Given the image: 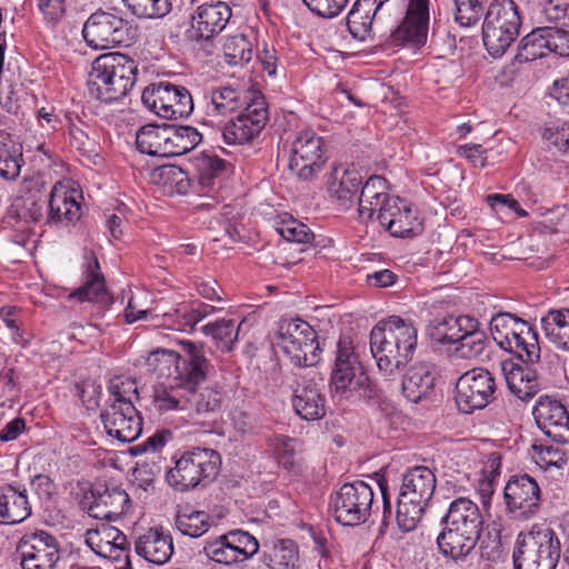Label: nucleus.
Instances as JSON below:
<instances>
[{"label":"nucleus","instance_id":"f257e3e1","mask_svg":"<svg viewBox=\"0 0 569 569\" xmlns=\"http://www.w3.org/2000/svg\"><path fill=\"white\" fill-rule=\"evenodd\" d=\"M418 331L413 323L398 316L379 321L370 332L371 353L381 375L393 378L412 360Z\"/></svg>","mask_w":569,"mask_h":569},{"label":"nucleus","instance_id":"f03ea898","mask_svg":"<svg viewBox=\"0 0 569 569\" xmlns=\"http://www.w3.org/2000/svg\"><path fill=\"white\" fill-rule=\"evenodd\" d=\"M138 66L129 56L106 53L92 62L88 76L90 98L111 103L126 97L137 81Z\"/></svg>","mask_w":569,"mask_h":569},{"label":"nucleus","instance_id":"7ed1b4c3","mask_svg":"<svg viewBox=\"0 0 569 569\" xmlns=\"http://www.w3.org/2000/svg\"><path fill=\"white\" fill-rule=\"evenodd\" d=\"M183 359L179 383H184L187 391L188 409H194L198 415L214 412L221 407L223 392L219 388H202L198 386L207 378L210 362L206 357L202 345L191 341L182 343Z\"/></svg>","mask_w":569,"mask_h":569},{"label":"nucleus","instance_id":"20e7f679","mask_svg":"<svg viewBox=\"0 0 569 569\" xmlns=\"http://www.w3.org/2000/svg\"><path fill=\"white\" fill-rule=\"evenodd\" d=\"M110 405L101 412L107 433L121 442L134 441L142 431V418L133 406L139 393L134 381H113Z\"/></svg>","mask_w":569,"mask_h":569},{"label":"nucleus","instance_id":"39448f33","mask_svg":"<svg viewBox=\"0 0 569 569\" xmlns=\"http://www.w3.org/2000/svg\"><path fill=\"white\" fill-rule=\"evenodd\" d=\"M330 390L340 400L356 401L371 398L370 379L351 340L340 338L337 343L335 366L330 376Z\"/></svg>","mask_w":569,"mask_h":569},{"label":"nucleus","instance_id":"423d86ee","mask_svg":"<svg viewBox=\"0 0 569 569\" xmlns=\"http://www.w3.org/2000/svg\"><path fill=\"white\" fill-rule=\"evenodd\" d=\"M561 546L556 532L547 527L533 526L517 536L513 569H556Z\"/></svg>","mask_w":569,"mask_h":569},{"label":"nucleus","instance_id":"0eeeda50","mask_svg":"<svg viewBox=\"0 0 569 569\" xmlns=\"http://www.w3.org/2000/svg\"><path fill=\"white\" fill-rule=\"evenodd\" d=\"M490 333L501 349L523 362L533 363L540 359L538 333L527 321L509 312H500L491 318Z\"/></svg>","mask_w":569,"mask_h":569},{"label":"nucleus","instance_id":"6e6552de","mask_svg":"<svg viewBox=\"0 0 569 569\" xmlns=\"http://www.w3.org/2000/svg\"><path fill=\"white\" fill-rule=\"evenodd\" d=\"M297 367H312L320 360L316 330L302 319H281L272 340Z\"/></svg>","mask_w":569,"mask_h":569},{"label":"nucleus","instance_id":"1a4fd4ad","mask_svg":"<svg viewBox=\"0 0 569 569\" xmlns=\"http://www.w3.org/2000/svg\"><path fill=\"white\" fill-rule=\"evenodd\" d=\"M521 17L513 0H493L485 14L482 40L490 56L501 57L519 36Z\"/></svg>","mask_w":569,"mask_h":569},{"label":"nucleus","instance_id":"9d476101","mask_svg":"<svg viewBox=\"0 0 569 569\" xmlns=\"http://www.w3.org/2000/svg\"><path fill=\"white\" fill-rule=\"evenodd\" d=\"M220 456L212 449L192 448L176 460L174 467L166 473L167 482L177 491L194 489L213 479L220 468Z\"/></svg>","mask_w":569,"mask_h":569},{"label":"nucleus","instance_id":"9b49d317","mask_svg":"<svg viewBox=\"0 0 569 569\" xmlns=\"http://www.w3.org/2000/svg\"><path fill=\"white\" fill-rule=\"evenodd\" d=\"M183 356L174 351H157L148 359L159 378H166L164 387L154 390L153 406L159 411L188 409L184 383H179Z\"/></svg>","mask_w":569,"mask_h":569},{"label":"nucleus","instance_id":"f8f14e48","mask_svg":"<svg viewBox=\"0 0 569 569\" xmlns=\"http://www.w3.org/2000/svg\"><path fill=\"white\" fill-rule=\"evenodd\" d=\"M82 34L89 47L107 49L130 44L137 38V28L117 12L99 9L87 19Z\"/></svg>","mask_w":569,"mask_h":569},{"label":"nucleus","instance_id":"ddd939ff","mask_svg":"<svg viewBox=\"0 0 569 569\" xmlns=\"http://www.w3.org/2000/svg\"><path fill=\"white\" fill-rule=\"evenodd\" d=\"M373 503L372 488L365 481L357 480L342 485L330 497V511L342 526H359L371 515Z\"/></svg>","mask_w":569,"mask_h":569},{"label":"nucleus","instance_id":"4468645a","mask_svg":"<svg viewBox=\"0 0 569 569\" xmlns=\"http://www.w3.org/2000/svg\"><path fill=\"white\" fill-rule=\"evenodd\" d=\"M141 100L148 109L163 119L186 118L193 110L189 90L166 81L147 87Z\"/></svg>","mask_w":569,"mask_h":569},{"label":"nucleus","instance_id":"2eb2a0df","mask_svg":"<svg viewBox=\"0 0 569 569\" xmlns=\"http://www.w3.org/2000/svg\"><path fill=\"white\" fill-rule=\"evenodd\" d=\"M497 386L493 376L483 368H473L456 382V402L463 413L483 409L493 399Z\"/></svg>","mask_w":569,"mask_h":569},{"label":"nucleus","instance_id":"dca6fc26","mask_svg":"<svg viewBox=\"0 0 569 569\" xmlns=\"http://www.w3.org/2000/svg\"><path fill=\"white\" fill-rule=\"evenodd\" d=\"M17 555L22 569H54L61 558V549L56 536L36 530L20 538Z\"/></svg>","mask_w":569,"mask_h":569},{"label":"nucleus","instance_id":"f3484780","mask_svg":"<svg viewBox=\"0 0 569 569\" xmlns=\"http://www.w3.org/2000/svg\"><path fill=\"white\" fill-rule=\"evenodd\" d=\"M129 502L124 489L97 485L83 495L80 508L94 519L116 520L129 509Z\"/></svg>","mask_w":569,"mask_h":569},{"label":"nucleus","instance_id":"a211bd4d","mask_svg":"<svg viewBox=\"0 0 569 569\" xmlns=\"http://www.w3.org/2000/svg\"><path fill=\"white\" fill-rule=\"evenodd\" d=\"M326 162L323 141L313 131L300 132L292 142L290 170L300 179L309 180Z\"/></svg>","mask_w":569,"mask_h":569},{"label":"nucleus","instance_id":"6ab92c4d","mask_svg":"<svg viewBox=\"0 0 569 569\" xmlns=\"http://www.w3.org/2000/svg\"><path fill=\"white\" fill-rule=\"evenodd\" d=\"M503 498L507 510L513 518L528 519L540 509V488L529 475L511 477L505 487Z\"/></svg>","mask_w":569,"mask_h":569},{"label":"nucleus","instance_id":"aec40b11","mask_svg":"<svg viewBox=\"0 0 569 569\" xmlns=\"http://www.w3.org/2000/svg\"><path fill=\"white\" fill-rule=\"evenodd\" d=\"M532 415L538 428L553 442L569 443V412L561 401L540 396Z\"/></svg>","mask_w":569,"mask_h":569},{"label":"nucleus","instance_id":"412c9836","mask_svg":"<svg viewBox=\"0 0 569 569\" xmlns=\"http://www.w3.org/2000/svg\"><path fill=\"white\" fill-rule=\"evenodd\" d=\"M267 121L268 111L264 101L253 100L236 119L223 127L222 139L227 144L249 142L261 132Z\"/></svg>","mask_w":569,"mask_h":569},{"label":"nucleus","instance_id":"4be33fe9","mask_svg":"<svg viewBox=\"0 0 569 569\" xmlns=\"http://www.w3.org/2000/svg\"><path fill=\"white\" fill-rule=\"evenodd\" d=\"M429 1L410 0L402 23L390 34V44L421 47L427 41Z\"/></svg>","mask_w":569,"mask_h":569},{"label":"nucleus","instance_id":"5701e85b","mask_svg":"<svg viewBox=\"0 0 569 569\" xmlns=\"http://www.w3.org/2000/svg\"><path fill=\"white\" fill-rule=\"evenodd\" d=\"M386 206L380 209L379 222L391 236L415 237L422 231V221L411 202L398 197Z\"/></svg>","mask_w":569,"mask_h":569},{"label":"nucleus","instance_id":"b1692460","mask_svg":"<svg viewBox=\"0 0 569 569\" xmlns=\"http://www.w3.org/2000/svg\"><path fill=\"white\" fill-rule=\"evenodd\" d=\"M231 16V8L223 1L202 3L192 16L190 38L209 42L226 28Z\"/></svg>","mask_w":569,"mask_h":569},{"label":"nucleus","instance_id":"393cba45","mask_svg":"<svg viewBox=\"0 0 569 569\" xmlns=\"http://www.w3.org/2000/svg\"><path fill=\"white\" fill-rule=\"evenodd\" d=\"M291 403L295 412L307 421L319 420L326 413L325 397L315 378L303 377L297 381Z\"/></svg>","mask_w":569,"mask_h":569},{"label":"nucleus","instance_id":"a878e982","mask_svg":"<svg viewBox=\"0 0 569 569\" xmlns=\"http://www.w3.org/2000/svg\"><path fill=\"white\" fill-rule=\"evenodd\" d=\"M79 191L69 182H57L48 200L49 222L68 224L80 218L81 206Z\"/></svg>","mask_w":569,"mask_h":569},{"label":"nucleus","instance_id":"bb28decb","mask_svg":"<svg viewBox=\"0 0 569 569\" xmlns=\"http://www.w3.org/2000/svg\"><path fill=\"white\" fill-rule=\"evenodd\" d=\"M86 542L98 556L113 561H121L128 553V540L119 529L109 525H101L97 529L88 530Z\"/></svg>","mask_w":569,"mask_h":569},{"label":"nucleus","instance_id":"cd10ccee","mask_svg":"<svg viewBox=\"0 0 569 569\" xmlns=\"http://www.w3.org/2000/svg\"><path fill=\"white\" fill-rule=\"evenodd\" d=\"M327 184L329 196L335 199L338 206L342 209H349L355 203L359 190H361L362 177L358 170L339 164L333 167Z\"/></svg>","mask_w":569,"mask_h":569},{"label":"nucleus","instance_id":"c85d7f7f","mask_svg":"<svg viewBox=\"0 0 569 569\" xmlns=\"http://www.w3.org/2000/svg\"><path fill=\"white\" fill-rule=\"evenodd\" d=\"M398 197L390 196L387 192V180L380 176H371L361 187L358 197V214L359 219L367 222L377 213L380 217V209L387 207L386 204L391 199Z\"/></svg>","mask_w":569,"mask_h":569},{"label":"nucleus","instance_id":"c756f323","mask_svg":"<svg viewBox=\"0 0 569 569\" xmlns=\"http://www.w3.org/2000/svg\"><path fill=\"white\" fill-rule=\"evenodd\" d=\"M389 0H356L347 14L346 23L351 37L358 41L372 40L376 14Z\"/></svg>","mask_w":569,"mask_h":569},{"label":"nucleus","instance_id":"7c9ffc66","mask_svg":"<svg viewBox=\"0 0 569 569\" xmlns=\"http://www.w3.org/2000/svg\"><path fill=\"white\" fill-rule=\"evenodd\" d=\"M136 552L154 565L167 563L173 553V540L161 528H151L136 541Z\"/></svg>","mask_w":569,"mask_h":569},{"label":"nucleus","instance_id":"2f4dec72","mask_svg":"<svg viewBox=\"0 0 569 569\" xmlns=\"http://www.w3.org/2000/svg\"><path fill=\"white\" fill-rule=\"evenodd\" d=\"M442 522L459 529V531L471 532L480 537L483 518L477 503L461 497L450 503Z\"/></svg>","mask_w":569,"mask_h":569},{"label":"nucleus","instance_id":"473e14b6","mask_svg":"<svg viewBox=\"0 0 569 569\" xmlns=\"http://www.w3.org/2000/svg\"><path fill=\"white\" fill-rule=\"evenodd\" d=\"M84 281L70 297L80 302L89 301L107 306L111 298L106 288L104 277L100 271V264L94 256L87 257L84 267Z\"/></svg>","mask_w":569,"mask_h":569},{"label":"nucleus","instance_id":"72a5a7b5","mask_svg":"<svg viewBox=\"0 0 569 569\" xmlns=\"http://www.w3.org/2000/svg\"><path fill=\"white\" fill-rule=\"evenodd\" d=\"M31 515L27 490L11 485L0 487V522L20 523Z\"/></svg>","mask_w":569,"mask_h":569},{"label":"nucleus","instance_id":"f704fd0d","mask_svg":"<svg viewBox=\"0 0 569 569\" xmlns=\"http://www.w3.org/2000/svg\"><path fill=\"white\" fill-rule=\"evenodd\" d=\"M436 372L431 365L418 362L409 368L402 380V393L410 402L417 403L435 387Z\"/></svg>","mask_w":569,"mask_h":569},{"label":"nucleus","instance_id":"c9c22d12","mask_svg":"<svg viewBox=\"0 0 569 569\" xmlns=\"http://www.w3.org/2000/svg\"><path fill=\"white\" fill-rule=\"evenodd\" d=\"M479 536L467 531H459L452 526H446L437 537L439 551L455 560L465 558L477 546Z\"/></svg>","mask_w":569,"mask_h":569},{"label":"nucleus","instance_id":"e433bc0d","mask_svg":"<svg viewBox=\"0 0 569 569\" xmlns=\"http://www.w3.org/2000/svg\"><path fill=\"white\" fill-rule=\"evenodd\" d=\"M528 363L503 367L508 389L522 401L531 399L539 391L537 372Z\"/></svg>","mask_w":569,"mask_h":569},{"label":"nucleus","instance_id":"4c0bfd02","mask_svg":"<svg viewBox=\"0 0 569 569\" xmlns=\"http://www.w3.org/2000/svg\"><path fill=\"white\" fill-rule=\"evenodd\" d=\"M22 163V147L10 133L0 130V177L6 180L16 179Z\"/></svg>","mask_w":569,"mask_h":569},{"label":"nucleus","instance_id":"58836bf2","mask_svg":"<svg viewBox=\"0 0 569 569\" xmlns=\"http://www.w3.org/2000/svg\"><path fill=\"white\" fill-rule=\"evenodd\" d=\"M541 326L551 343L569 351V309L550 310L541 319Z\"/></svg>","mask_w":569,"mask_h":569},{"label":"nucleus","instance_id":"ea45409f","mask_svg":"<svg viewBox=\"0 0 569 569\" xmlns=\"http://www.w3.org/2000/svg\"><path fill=\"white\" fill-rule=\"evenodd\" d=\"M214 311V307L196 303L190 308L177 309L174 313L164 312L163 322L159 326L173 327L179 331H192L198 322Z\"/></svg>","mask_w":569,"mask_h":569},{"label":"nucleus","instance_id":"a19ab883","mask_svg":"<svg viewBox=\"0 0 569 569\" xmlns=\"http://www.w3.org/2000/svg\"><path fill=\"white\" fill-rule=\"evenodd\" d=\"M167 124H147L139 129L136 136L137 149L141 153L156 157H168Z\"/></svg>","mask_w":569,"mask_h":569},{"label":"nucleus","instance_id":"79ce46f5","mask_svg":"<svg viewBox=\"0 0 569 569\" xmlns=\"http://www.w3.org/2000/svg\"><path fill=\"white\" fill-rule=\"evenodd\" d=\"M167 137L168 157L188 153L202 141V134L191 126L167 124Z\"/></svg>","mask_w":569,"mask_h":569},{"label":"nucleus","instance_id":"37998d69","mask_svg":"<svg viewBox=\"0 0 569 569\" xmlns=\"http://www.w3.org/2000/svg\"><path fill=\"white\" fill-rule=\"evenodd\" d=\"M210 519L211 517L206 511L184 507L176 516V526L182 535L197 538L209 530Z\"/></svg>","mask_w":569,"mask_h":569},{"label":"nucleus","instance_id":"c03bdc74","mask_svg":"<svg viewBox=\"0 0 569 569\" xmlns=\"http://www.w3.org/2000/svg\"><path fill=\"white\" fill-rule=\"evenodd\" d=\"M209 112L217 116H227L238 110L244 102L242 92L232 87L213 88L209 93Z\"/></svg>","mask_w":569,"mask_h":569},{"label":"nucleus","instance_id":"a18cd8bd","mask_svg":"<svg viewBox=\"0 0 569 569\" xmlns=\"http://www.w3.org/2000/svg\"><path fill=\"white\" fill-rule=\"evenodd\" d=\"M264 557L271 569H293L299 561L298 547L293 540L280 539L272 543Z\"/></svg>","mask_w":569,"mask_h":569},{"label":"nucleus","instance_id":"49530a36","mask_svg":"<svg viewBox=\"0 0 569 569\" xmlns=\"http://www.w3.org/2000/svg\"><path fill=\"white\" fill-rule=\"evenodd\" d=\"M548 43L546 28H537L521 39L516 59L528 62L542 58L550 51Z\"/></svg>","mask_w":569,"mask_h":569},{"label":"nucleus","instance_id":"de8ad7c7","mask_svg":"<svg viewBox=\"0 0 569 569\" xmlns=\"http://www.w3.org/2000/svg\"><path fill=\"white\" fill-rule=\"evenodd\" d=\"M198 182L203 189H210L216 180L226 173L228 163L216 154L202 153L194 159Z\"/></svg>","mask_w":569,"mask_h":569},{"label":"nucleus","instance_id":"09e8293b","mask_svg":"<svg viewBox=\"0 0 569 569\" xmlns=\"http://www.w3.org/2000/svg\"><path fill=\"white\" fill-rule=\"evenodd\" d=\"M239 328L240 325H237L234 320L221 319L204 325L202 332L212 337L217 348L221 351L229 352L232 350L238 339Z\"/></svg>","mask_w":569,"mask_h":569},{"label":"nucleus","instance_id":"8fccbe9b","mask_svg":"<svg viewBox=\"0 0 569 569\" xmlns=\"http://www.w3.org/2000/svg\"><path fill=\"white\" fill-rule=\"evenodd\" d=\"M152 181L170 191L186 193L189 187L187 172L178 166L164 164L152 170Z\"/></svg>","mask_w":569,"mask_h":569},{"label":"nucleus","instance_id":"3c124183","mask_svg":"<svg viewBox=\"0 0 569 569\" xmlns=\"http://www.w3.org/2000/svg\"><path fill=\"white\" fill-rule=\"evenodd\" d=\"M436 482V476L431 469L425 466H416L403 475L401 488H409V490L417 491L422 496L432 497Z\"/></svg>","mask_w":569,"mask_h":569},{"label":"nucleus","instance_id":"603ef678","mask_svg":"<svg viewBox=\"0 0 569 569\" xmlns=\"http://www.w3.org/2000/svg\"><path fill=\"white\" fill-rule=\"evenodd\" d=\"M128 11L138 19H160L172 9L171 0H121Z\"/></svg>","mask_w":569,"mask_h":569},{"label":"nucleus","instance_id":"864d4df0","mask_svg":"<svg viewBox=\"0 0 569 569\" xmlns=\"http://www.w3.org/2000/svg\"><path fill=\"white\" fill-rule=\"evenodd\" d=\"M549 445L535 442L531 446V456L538 466L543 469L549 467H561L567 462V451L562 448L563 443Z\"/></svg>","mask_w":569,"mask_h":569},{"label":"nucleus","instance_id":"5fc2aeb1","mask_svg":"<svg viewBox=\"0 0 569 569\" xmlns=\"http://www.w3.org/2000/svg\"><path fill=\"white\" fill-rule=\"evenodd\" d=\"M223 53L228 64L243 66L251 60L252 47L244 34H236L224 41Z\"/></svg>","mask_w":569,"mask_h":569},{"label":"nucleus","instance_id":"6e6d98bb","mask_svg":"<svg viewBox=\"0 0 569 569\" xmlns=\"http://www.w3.org/2000/svg\"><path fill=\"white\" fill-rule=\"evenodd\" d=\"M273 450L278 463L286 470L291 471L300 462V443L297 439L286 436L274 438Z\"/></svg>","mask_w":569,"mask_h":569},{"label":"nucleus","instance_id":"4d7b16f0","mask_svg":"<svg viewBox=\"0 0 569 569\" xmlns=\"http://www.w3.org/2000/svg\"><path fill=\"white\" fill-rule=\"evenodd\" d=\"M200 553H203L209 560L220 565L232 566L238 563L234 551L226 535H221L212 540H207Z\"/></svg>","mask_w":569,"mask_h":569},{"label":"nucleus","instance_id":"13d9d810","mask_svg":"<svg viewBox=\"0 0 569 569\" xmlns=\"http://www.w3.org/2000/svg\"><path fill=\"white\" fill-rule=\"evenodd\" d=\"M228 538L238 562H244L259 551L258 540L249 532L233 530L224 533Z\"/></svg>","mask_w":569,"mask_h":569},{"label":"nucleus","instance_id":"bf43d9fd","mask_svg":"<svg viewBox=\"0 0 569 569\" xmlns=\"http://www.w3.org/2000/svg\"><path fill=\"white\" fill-rule=\"evenodd\" d=\"M459 316H446L436 318L431 321L429 327V336L431 339L440 343H455L457 342L456 336L458 335Z\"/></svg>","mask_w":569,"mask_h":569},{"label":"nucleus","instance_id":"052dcab7","mask_svg":"<svg viewBox=\"0 0 569 569\" xmlns=\"http://www.w3.org/2000/svg\"><path fill=\"white\" fill-rule=\"evenodd\" d=\"M455 20L461 27H471L479 22L487 0H453Z\"/></svg>","mask_w":569,"mask_h":569},{"label":"nucleus","instance_id":"680f3d73","mask_svg":"<svg viewBox=\"0 0 569 569\" xmlns=\"http://www.w3.org/2000/svg\"><path fill=\"white\" fill-rule=\"evenodd\" d=\"M489 345V338L487 333L478 328L472 333L468 335L467 338L462 339L457 343L456 352L459 357L465 359H473L480 357Z\"/></svg>","mask_w":569,"mask_h":569},{"label":"nucleus","instance_id":"e2e57ef3","mask_svg":"<svg viewBox=\"0 0 569 569\" xmlns=\"http://www.w3.org/2000/svg\"><path fill=\"white\" fill-rule=\"evenodd\" d=\"M425 511L426 508L421 507V505H416L398 499L396 518L400 530L403 532H409L416 529Z\"/></svg>","mask_w":569,"mask_h":569},{"label":"nucleus","instance_id":"0e129e2a","mask_svg":"<svg viewBox=\"0 0 569 569\" xmlns=\"http://www.w3.org/2000/svg\"><path fill=\"white\" fill-rule=\"evenodd\" d=\"M43 203L39 192H29L17 200L18 217L26 221L38 222L43 216Z\"/></svg>","mask_w":569,"mask_h":569},{"label":"nucleus","instance_id":"69168bd1","mask_svg":"<svg viewBox=\"0 0 569 569\" xmlns=\"http://www.w3.org/2000/svg\"><path fill=\"white\" fill-rule=\"evenodd\" d=\"M349 0H302L307 8L315 14L332 19L339 16Z\"/></svg>","mask_w":569,"mask_h":569},{"label":"nucleus","instance_id":"338daca9","mask_svg":"<svg viewBox=\"0 0 569 569\" xmlns=\"http://www.w3.org/2000/svg\"><path fill=\"white\" fill-rule=\"evenodd\" d=\"M278 231L281 237L289 242L307 243L313 237L310 229L296 219L283 222L282 226L278 228Z\"/></svg>","mask_w":569,"mask_h":569},{"label":"nucleus","instance_id":"774afa93","mask_svg":"<svg viewBox=\"0 0 569 569\" xmlns=\"http://www.w3.org/2000/svg\"><path fill=\"white\" fill-rule=\"evenodd\" d=\"M549 46V52H553L561 57H569V31L555 28L545 27Z\"/></svg>","mask_w":569,"mask_h":569}]
</instances>
